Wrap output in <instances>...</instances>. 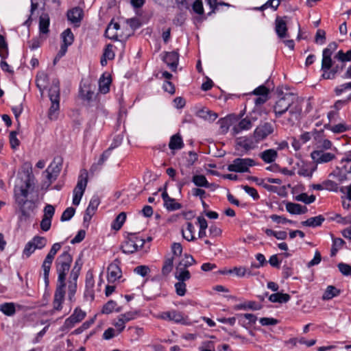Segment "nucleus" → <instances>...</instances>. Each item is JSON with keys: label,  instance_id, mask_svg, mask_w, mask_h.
<instances>
[{"label": "nucleus", "instance_id": "f257e3e1", "mask_svg": "<svg viewBox=\"0 0 351 351\" xmlns=\"http://www.w3.org/2000/svg\"><path fill=\"white\" fill-rule=\"evenodd\" d=\"M274 111L276 118L280 117L285 112L290 114L289 121L294 118L297 120L302 112L298 98L292 93H286L280 97L274 106Z\"/></svg>", "mask_w": 351, "mask_h": 351}, {"label": "nucleus", "instance_id": "f03ea898", "mask_svg": "<svg viewBox=\"0 0 351 351\" xmlns=\"http://www.w3.org/2000/svg\"><path fill=\"white\" fill-rule=\"evenodd\" d=\"M34 185L31 179V176L28 175L23 185L21 186H15L14 193V198L16 204L19 206L21 215V220H26L30 216V211L34 210V206L33 202L27 199L29 191Z\"/></svg>", "mask_w": 351, "mask_h": 351}, {"label": "nucleus", "instance_id": "7ed1b4c3", "mask_svg": "<svg viewBox=\"0 0 351 351\" xmlns=\"http://www.w3.org/2000/svg\"><path fill=\"white\" fill-rule=\"evenodd\" d=\"M51 106L48 110V118L51 121L58 119L60 112V88L58 79H53L48 91Z\"/></svg>", "mask_w": 351, "mask_h": 351}, {"label": "nucleus", "instance_id": "20e7f679", "mask_svg": "<svg viewBox=\"0 0 351 351\" xmlns=\"http://www.w3.org/2000/svg\"><path fill=\"white\" fill-rule=\"evenodd\" d=\"M73 258L69 251L63 252L56 260V268L58 273V282H65L66 276L70 269Z\"/></svg>", "mask_w": 351, "mask_h": 351}, {"label": "nucleus", "instance_id": "39448f33", "mask_svg": "<svg viewBox=\"0 0 351 351\" xmlns=\"http://www.w3.org/2000/svg\"><path fill=\"white\" fill-rule=\"evenodd\" d=\"M88 183V172L83 169L78 176L77 182L73 189V204L78 206L84 195Z\"/></svg>", "mask_w": 351, "mask_h": 351}, {"label": "nucleus", "instance_id": "423d86ee", "mask_svg": "<svg viewBox=\"0 0 351 351\" xmlns=\"http://www.w3.org/2000/svg\"><path fill=\"white\" fill-rule=\"evenodd\" d=\"M61 246L62 245L60 243H56L53 244L51 248L50 249L49 253L46 256L42 264V269L43 270V278L46 287H47L49 283V276L51 264L53 263V261L56 253L60 250Z\"/></svg>", "mask_w": 351, "mask_h": 351}, {"label": "nucleus", "instance_id": "0eeeda50", "mask_svg": "<svg viewBox=\"0 0 351 351\" xmlns=\"http://www.w3.org/2000/svg\"><path fill=\"white\" fill-rule=\"evenodd\" d=\"M256 165V161L252 158H237L233 160L232 164L228 165L227 169L232 172L245 173L250 172V167Z\"/></svg>", "mask_w": 351, "mask_h": 351}, {"label": "nucleus", "instance_id": "6e6552de", "mask_svg": "<svg viewBox=\"0 0 351 351\" xmlns=\"http://www.w3.org/2000/svg\"><path fill=\"white\" fill-rule=\"evenodd\" d=\"M86 315V313L85 311H82L79 307L75 308L71 315L65 319L64 324L61 328V330L65 331L72 328L77 323H79L83 320Z\"/></svg>", "mask_w": 351, "mask_h": 351}, {"label": "nucleus", "instance_id": "1a4fd4ad", "mask_svg": "<svg viewBox=\"0 0 351 351\" xmlns=\"http://www.w3.org/2000/svg\"><path fill=\"white\" fill-rule=\"evenodd\" d=\"M273 132L274 125L271 123L265 122L260 124L254 131L253 136L255 139V143H258L259 141L264 140L269 134H272Z\"/></svg>", "mask_w": 351, "mask_h": 351}, {"label": "nucleus", "instance_id": "9d476101", "mask_svg": "<svg viewBox=\"0 0 351 351\" xmlns=\"http://www.w3.org/2000/svg\"><path fill=\"white\" fill-rule=\"evenodd\" d=\"M136 238V232H129L125 237V241L121 245V250L124 254H132L137 251V243L134 239Z\"/></svg>", "mask_w": 351, "mask_h": 351}, {"label": "nucleus", "instance_id": "9b49d317", "mask_svg": "<svg viewBox=\"0 0 351 351\" xmlns=\"http://www.w3.org/2000/svg\"><path fill=\"white\" fill-rule=\"evenodd\" d=\"M311 158L317 164L326 163L335 158V155L330 152H325L323 149L314 150L311 154Z\"/></svg>", "mask_w": 351, "mask_h": 351}, {"label": "nucleus", "instance_id": "f8f14e48", "mask_svg": "<svg viewBox=\"0 0 351 351\" xmlns=\"http://www.w3.org/2000/svg\"><path fill=\"white\" fill-rule=\"evenodd\" d=\"M287 18V16H277L275 20V32L278 37L280 39L289 37L287 22L285 20V19Z\"/></svg>", "mask_w": 351, "mask_h": 351}, {"label": "nucleus", "instance_id": "ddd939ff", "mask_svg": "<svg viewBox=\"0 0 351 351\" xmlns=\"http://www.w3.org/2000/svg\"><path fill=\"white\" fill-rule=\"evenodd\" d=\"M99 204L100 199L99 196L97 195H94L90 199L89 204L86 209L83 219L84 223H88L90 221Z\"/></svg>", "mask_w": 351, "mask_h": 351}, {"label": "nucleus", "instance_id": "4468645a", "mask_svg": "<svg viewBox=\"0 0 351 351\" xmlns=\"http://www.w3.org/2000/svg\"><path fill=\"white\" fill-rule=\"evenodd\" d=\"M120 261L115 259L108 267V280L109 282H114L121 277V270L119 267Z\"/></svg>", "mask_w": 351, "mask_h": 351}, {"label": "nucleus", "instance_id": "2eb2a0df", "mask_svg": "<svg viewBox=\"0 0 351 351\" xmlns=\"http://www.w3.org/2000/svg\"><path fill=\"white\" fill-rule=\"evenodd\" d=\"M66 17L74 26L79 27L84 17V11L80 7H74L67 11Z\"/></svg>", "mask_w": 351, "mask_h": 351}, {"label": "nucleus", "instance_id": "dca6fc26", "mask_svg": "<svg viewBox=\"0 0 351 351\" xmlns=\"http://www.w3.org/2000/svg\"><path fill=\"white\" fill-rule=\"evenodd\" d=\"M160 317L162 319L171 321L177 324H184L186 323V319L183 314L176 310L163 312L162 313Z\"/></svg>", "mask_w": 351, "mask_h": 351}, {"label": "nucleus", "instance_id": "f3484780", "mask_svg": "<svg viewBox=\"0 0 351 351\" xmlns=\"http://www.w3.org/2000/svg\"><path fill=\"white\" fill-rule=\"evenodd\" d=\"M162 60L173 71H176L179 62V53L176 51L165 52Z\"/></svg>", "mask_w": 351, "mask_h": 351}, {"label": "nucleus", "instance_id": "a211bd4d", "mask_svg": "<svg viewBox=\"0 0 351 351\" xmlns=\"http://www.w3.org/2000/svg\"><path fill=\"white\" fill-rule=\"evenodd\" d=\"M236 146L237 147V149L241 147L245 152H247L255 147V143L252 137L243 136L237 138Z\"/></svg>", "mask_w": 351, "mask_h": 351}, {"label": "nucleus", "instance_id": "6ab92c4d", "mask_svg": "<svg viewBox=\"0 0 351 351\" xmlns=\"http://www.w3.org/2000/svg\"><path fill=\"white\" fill-rule=\"evenodd\" d=\"M252 127V122L248 117L242 119L238 124L235 125L232 128L233 135L238 134L243 130H248Z\"/></svg>", "mask_w": 351, "mask_h": 351}, {"label": "nucleus", "instance_id": "aec40b11", "mask_svg": "<svg viewBox=\"0 0 351 351\" xmlns=\"http://www.w3.org/2000/svg\"><path fill=\"white\" fill-rule=\"evenodd\" d=\"M116 146V145H114L113 144H111V145L106 150H105L100 156V158L98 160L97 162L93 164L91 166L90 171H96L99 167L102 166L110 157L112 150L114 149Z\"/></svg>", "mask_w": 351, "mask_h": 351}, {"label": "nucleus", "instance_id": "412c9836", "mask_svg": "<svg viewBox=\"0 0 351 351\" xmlns=\"http://www.w3.org/2000/svg\"><path fill=\"white\" fill-rule=\"evenodd\" d=\"M237 317L239 318L241 324L246 328L248 326L254 324L257 320L256 316L252 313L237 314Z\"/></svg>", "mask_w": 351, "mask_h": 351}, {"label": "nucleus", "instance_id": "4be33fe9", "mask_svg": "<svg viewBox=\"0 0 351 351\" xmlns=\"http://www.w3.org/2000/svg\"><path fill=\"white\" fill-rule=\"evenodd\" d=\"M286 209L287 212L292 215H301L304 214L308 211L305 206H302L299 204L288 202L286 204Z\"/></svg>", "mask_w": 351, "mask_h": 351}, {"label": "nucleus", "instance_id": "5701e85b", "mask_svg": "<svg viewBox=\"0 0 351 351\" xmlns=\"http://www.w3.org/2000/svg\"><path fill=\"white\" fill-rule=\"evenodd\" d=\"M184 142L181 135L179 133L171 136L169 143V147L171 150L181 149L184 147Z\"/></svg>", "mask_w": 351, "mask_h": 351}, {"label": "nucleus", "instance_id": "b1692460", "mask_svg": "<svg viewBox=\"0 0 351 351\" xmlns=\"http://www.w3.org/2000/svg\"><path fill=\"white\" fill-rule=\"evenodd\" d=\"M259 156L265 163H271L277 158L278 153L274 149H269L260 153Z\"/></svg>", "mask_w": 351, "mask_h": 351}, {"label": "nucleus", "instance_id": "393cba45", "mask_svg": "<svg viewBox=\"0 0 351 351\" xmlns=\"http://www.w3.org/2000/svg\"><path fill=\"white\" fill-rule=\"evenodd\" d=\"M50 24L49 16L47 13H43L39 18V32L40 34H46L49 32Z\"/></svg>", "mask_w": 351, "mask_h": 351}, {"label": "nucleus", "instance_id": "a878e982", "mask_svg": "<svg viewBox=\"0 0 351 351\" xmlns=\"http://www.w3.org/2000/svg\"><path fill=\"white\" fill-rule=\"evenodd\" d=\"M263 308V305L258 304L254 301H247L245 303L239 304L235 306L234 308L236 310H252V311H258L261 310Z\"/></svg>", "mask_w": 351, "mask_h": 351}, {"label": "nucleus", "instance_id": "bb28decb", "mask_svg": "<svg viewBox=\"0 0 351 351\" xmlns=\"http://www.w3.org/2000/svg\"><path fill=\"white\" fill-rule=\"evenodd\" d=\"M112 80L110 75L105 76L104 74L101 75L99 80V89L100 93L106 94L110 90V85Z\"/></svg>", "mask_w": 351, "mask_h": 351}, {"label": "nucleus", "instance_id": "cd10ccee", "mask_svg": "<svg viewBox=\"0 0 351 351\" xmlns=\"http://www.w3.org/2000/svg\"><path fill=\"white\" fill-rule=\"evenodd\" d=\"M324 220L325 218L322 215H319L316 217L308 218L306 221H302L301 223L304 226L315 228L320 226Z\"/></svg>", "mask_w": 351, "mask_h": 351}, {"label": "nucleus", "instance_id": "c85d7f7f", "mask_svg": "<svg viewBox=\"0 0 351 351\" xmlns=\"http://www.w3.org/2000/svg\"><path fill=\"white\" fill-rule=\"evenodd\" d=\"M324 134V130H314L312 132H306L302 134L300 136V139L302 141V143H306L308 142L311 137L313 136L315 140H317L318 138L322 137Z\"/></svg>", "mask_w": 351, "mask_h": 351}, {"label": "nucleus", "instance_id": "c756f323", "mask_svg": "<svg viewBox=\"0 0 351 351\" xmlns=\"http://www.w3.org/2000/svg\"><path fill=\"white\" fill-rule=\"evenodd\" d=\"M0 311L6 316L12 317L16 313V305L14 302H4L0 304Z\"/></svg>", "mask_w": 351, "mask_h": 351}, {"label": "nucleus", "instance_id": "7c9ffc66", "mask_svg": "<svg viewBox=\"0 0 351 351\" xmlns=\"http://www.w3.org/2000/svg\"><path fill=\"white\" fill-rule=\"evenodd\" d=\"M175 277L178 281L185 282L191 278V274L186 268L177 266L176 268Z\"/></svg>", "mask_w": 351, "mask_h": 351}, {"label": "nucleus", "instance_id": "2f4dec72", "mask_svg": "<svg viewBox=\"0 0 351 351\" xmlns=\"http://www.w3.org/2000/svg\"><path fill=\"white\" fill-rule=\"evenodd\" d=\"M341 293V290L336 288L335 286L329 285L327 287L324 291L322 299L324 300H329L335 297L338 296Z\"/></svg>", "mask_w": 351, "mask_h": 351}, {"label": "nucleus", "instance_id": "473e14b6", "mask_svg": "<svg viewBox=\"0 0 351 351\" xmlns=\"http://www.w3.org/2000/svg\"><path fill=\"white\" fill-rule=\"evenodd\" d=\"M62 165V159L60 157H56L53 158L52 162L47 168L48 171L53 172L58 176Z\"/></svg>", "mask_w": 351, "mask_h": 351}, {"label": "nucleus", "instance_id": "72a5a7b5", "mask_svg": "<svg viewBox=\"0 0 351 351\" xmlns=\"http://www.w3.org/2000/svg\"><path fill=\"white\" fill-rule=\"evenodd\" d=\"M229 273H234L239 277H243L245 275L247 276H256L258 272H252L250 269H247L243 267H234L232 269L228 270Z\"/></svg>", "mask_w": 351, "mask_h": 351}, {"label": "nucleus", "instance_id": "f704fd0d", "mask_svg": "<svg viewBox=\"0 0 351 351\" xmlns=\"http://www.w3.org/2000/svg\"><path fill=\"white\" fill-rule=\"evenodd\" d=\"M290 298L287 293H276L269 295V300L271 302L286 303Z\"/></svg>", "mask_w": 351, "mask_h": 351}, {"label": "nucleus", "instance_id": "c9c22d12", "mask_svg": "<svg viewBox=\"0 0 351 351\" xmlns=\"http://www.w3.org/2000/svg\"><path fill=\"white\" fill-rule=\"evenodd\" d=\"M62 44L66 46H70L74 41V36L71 29L67 28L62 34Z\"/></svg>", "mask_w": 351, "mask_h": 351}, {"label": "nucleus", "instance_id": "e433bc0d", "mask_svg": "<svg viewBox=\"0 0 351 351\" xmlns=\"http://www.w3.org/2000/svg\"><path fill=\"white\" fill-rule=\"evenodd\" d=\"M126 219V213L125 212H121L119 213L113 221L112 223V228L115 230H119L123 226L124 222Z\"/></svg>", "mask_w": 351, "mask_h": 351}, {"label": "nucleus", "instance_id": "4c0bfd02", "mask_svg": "<svg viewBox=\"0 0 351 351\" xmlns=\"http://www.w3.org/2000/svg\"><path fill=\"white\" fill-rule=\"evenodd\" d=\"M66 287V282H58V285L54 293V298L53 300H60L64 301V295H65V291L64 288Z\"/></svg>", "mask_w": 351, "mask_h": 351}, {"label": "nucleus", "instance_id": "58836bf2", "mask_svg": "<svg viewBox=\"0 0 351 351\" xmlns=\"http://www.w3.org/2000/svg\"><path fill=\"white\" fill-rule=\"evenodd\" d=\"M30 241L37 250H42L47 243V239L45 237L38 235L34 236Z\"/></svg>", "mask_w": 351, "mask_h": 351}, {"label": "nucleus", "instance_id": "ea45409f", "mask_svg": "<svg viewBox=\"0 0 351 351\" xmlns=\"http://www.w3.org/2000/svg\"><path fill=\"white\" fill-rule=\"evenodd\" d=\"M324 128L335 134L343 133L349 129L348 126L344 123H339L335 125H330L328 124H326Z\"/></svg>", "mask_w": 351, "mask_h": 351}, {"label": "nucleus", "instance_id": "a19ab883", "mask_svg": "<svg viewBox=\"0 0 351 351\" xmlns=\"http://www.w3.org/2000/svg\"><path fill=\"white\" fill-rule=\"evenodd\" d=\"M78 278H71L69 276L68 285V295L69 300H72L77 291V281Z\"/></svg>", "mask_w": 351, "mask_h": 351}, {"label": "nucleus", "instance_id": "79ce46f5", "mask_svg": "<svg viewBox=\"0 0 351 351\" xmlns=\"http://www.w3.org/2000/svg\"><path fill=\"white\" fill-rule=\"evenodd\" d=\"M8 56V46L5 37L0 34V57L1 59L7 58Z\"/></svg>", "mask_w": 351, "mask_h": 351}, {"label": "nucleus", "instance_id": "37998d69", "mask_svg": "<svg viewBox=\"0 0 351 351\" xmlns=\"http://www.w3.org/2000/svg\"><path fill=\"white\" fill-rule=\"evenodd\" d=\"M315 196L314 195H308L306 193H300L295 196V200L302 202L306 204H310L315 201Z\"/></svg>", "mask_w": 351, "mask_h": 351}, {"label": "nucleus", "instance_id": "c03bdc74", "mask_svg": "<svg viewBox=\"0 0 351 351\" xmlns=\"http://www.w3.org/2000/svg\"><path fill=\"white\" fill-rule=\"evenodd\" d=\"M192 182L197 187H204L208 186V180L204 175H195L192 178Z\"/></svg>", "mask_w": 351, "mask_h": 351}, {"label": "nucleus", "instance_id": "a18cd8bd", "mask_svg": "<svg viewBox=\"0 0 351 351\" xmlns=\"http://www.w3.org/2000/svg\"><path fill=\"white\" fill-rule=\"evenodd\" d=\"M170 201H167L164 203V206L169 211H174L179 210L182 208V205L180 203L176 202V199L171 197Z\"/></svg>", "mask_w": 351, "mask_h": 351}, {"label": "nucleus", "instance_id": "49530a36", "mask_svg": "<svg viewBox=\"0 0 351 351\" xmlns=\"http://www.w3.org/2000/svg\"><path fill=\"white\" fill-rule=\"evenodd\" d=\"M173 257L167 258L162 268V273L163 275H168L173 269Z\"/></svg>", "mask_w": 351, "mask_h": 351}, {"label": "nucleus", "instance_id": "de8ad7c7", "mask_svg": "<svg viewBox=\"0 0 351 351\" xmlns=\"http://www.w3.org/2000/svg\"><path fill=\"white\" fill-rule=\"evenodd\" d=\"M196 263L195 260L191 255L185 254L184 258L182 259L177 266L187 268Z\"/></svg>", "mask_w": 351, "mask_h": 351}, {"label": "nucleus", "instance_id": "09e8293b", "mask_svg": "<svg viewBox=\"0 0 351 351\" xmlns=\"http://www.w3.org/2000/svg\"><path fill=\"white\" fill-rule=\"evenodd\" d=\"M82 259H81V258H78L75 262V265L70 273L69 276H71V278H78L80 273V270L82 269Z\"/></svg>", "mask_w": 351, "mask_h": 351}, {"label": "nucleus", "instance_id": "8fccbe9b", "mask_svg": "<svg viewBox=\"0 0 351 351\" xmlns=\"http://www.w3.org/2000/svg\"><path fill=\"white\" fill-rule=\"evenodd\" d=\"M335 58L342 62L351 61V49L346 53H344L342 50L339 51L335 56Z\"/></svg>", "mask_w": 351, "mask_h": 351}, {"label": "nucleus", "instance_id": "3c124183", "mask_svg": "<svg viewBox=\"0 0 351 351\" xmlns=\"http://www.w3.org/2000/svg\"><path fill=\"white\" fill-rule=\"evenodd\" d=\"M186 230L189 232V236H186V234L182 230L183 237L189 241H194L195 239V237L193 236V233L195 232V228H194L193 225L192 224V223L187 222Z\"/></svg>", "mask_w": 351, "mask_h": 351}, {"label": "nucleus", "instance_id": "603ef678", "mask_svg": "<svg viewBox=\"0 0 351 351\" xmlns=\"http://www.w3.org/2000/svg\"><path fill=\"white\" fill-rule=\"evenodd\" d=\"M37 250L34 245L29 241H28L23 250V256L25 258H29L34 252Z\"/></svg>", "mask_w": 351, "mask_h": 351}, {"label": "nucleus", "instance_id": "864d4df0", "mask_svg": "<svg viewBox=\"0 0 351 351\" xmlns=\"http://www.w3.org/2000/svg\"><path fill=\"white\" fill-rule=\"evenodd\" d=\"M75 212V209L73 207H69L66 208V210H64L61 215L60 220L62 221L70 220L74 215Z\"/></svg>", "mask_w": 351, "mask_h": 351}, {"label": "nucleus", "instance_id": "5fc2aeb1", "mask_svg": "<svg viewBox=\"0 0 351 351\" xmlns=\"http://www.w3.org/2000/svg\"><path fill=\"white\" fill-rule=\"evenodd\" d=\"M117 306V302L113 300H109L106 303L101 310L102 313L110 314L111 313Z\"/></svg>", "mask_w": 351, "mask_h": 351}, {"label": "nucleus", "instance_id": "6e6d98bb", "mask_svg": "<svg viewBox=\"0 0 351 351\" xmlns=\"http://www.w3.org/2000/svg\"><path fill=\"white\" fill-rule=\"evenodd\" d=\"M186 285L184 281H178L175 284L176 292L179 296H184L186 291Z\"/></svg>", "mask_w": 351, "mask_h": 351}, {"label": "nucleus", "instance_id": "4d7b16f0", "mask_svg": "<svg viewBox=\"0 0 351 351\" xmlns=\"http://www.w3.org/2000/svg\"><path fill=\"white\" fill-rule=\"evenodd\" d=\"M218 123L220 125L222 132L226 133L228 132L229 129V127L231 123V119L228 117L222 118L218 121Z\"/></svg>", "mask_w": 351, "mask_h": 351}, {"label": "nucleus", "instance_id": "13d9d810", "mask_svg": "<svg viewBox=\"0 0 351 351\" xmlns=\"http://www.w3.org/2000/svg\"><path fill=\"white\" fill-rule=\"evenodd\" d=\"M315 42L317 44L323 45L326 42V32L324 29H319L317 30Z\"/></svg>", "mask_w": 351, "mask_h": 351}, {"label": "nucleus", "instance_id": "bf43d9fd", "mask_svg": "<svg viewBox=\"0 0 351 351\" xmlns=\"http://www.w3.org/2000/svg\"><path fill=\"white\" fill-rule=\"evenodd\" d=\"M242 188L245 192L250 195L254 200H258L260 198V196L256 189L247 185L242 186Z\"/></svg>", "mask_w": 351, "mask_h": 351}, {"label": "nucleus", "instance_id": "052dcab7", "mask_svg": "<svg viewBox=\"0 0 351 351\" xmlns=\"http://www.w3.org/2000/svg\"><path fill=\"white\" fill-rule=\"evenodd\" d=\"M95 285V280L93 272L88 271L86 274L85 287L86 289H93Z\"/></svg>", "mask_w": 351, "mask_h": 351}, {"label": "nucleus", "instance_id": "680f3d73", "mask_svg": "<svg viewBox=\"0 0 351 351\" xmlns=\"http://www.w3.org/2000/svg\"><path fill=\"white\" fill-rule=\"evenodd\" d=\"M338 269L339 271L343 275V276H351V266L344 263H339L337 265Z\"/></svg>", "mask_w": 351, "mask_h": 351}, {"label": "nucleus", "instance_id": "e2e57ef3", "mask_svg": "<svg viewBox=\"0 0 351 351\" xmlns=\"http://www.w3.org/2000/svg\"><path fill=\"white\" fill-rule=\"evenodd\" d=\"M16 135L17 132L16 131H12L9 135L10 143L12 149H16L20 144V141L17 138Z\"/></svg>", "mask_w": 351, "mask_h": 351}, {"label": "nucleus", "instance_id": "0e129e2a", "mask_svg": "<svg viewBox=\"0 0 351 351\" xmlns=\"http://www.w3.org/2000/svg\"><path fill=\"white\" fill-rule=\"evenodd\" d=\"M192 9L196 14L199 15L203 14L204 7L202 1L201 0H195L192 5Z\"/></svg>", "mask_w": 351, "mask_h": 351}, {"label": "nucleus", "instance_id": "69168bd1", "mask_svg": "<svg viewBox=\"0 0 351 351\" xmlns=\"http://www.w3.org/2000/svg\"><path fill=\"white\" fill-rule=\"evenodd\" d=\"M112 48L113 45L112 44L107 45L102 55L104 57L108 59L109 60H113L114 58V53L112 50Z\"/></svg>", "mask_w": 351, "mask_h": 351}, {"label": "nucleus", "instance_id": "338daca9", "mask_svg": "<svg viewBox=\"0 0 351 351\" xmlns=\"http://www.w3.org/2000/svg\"><path fill=\"white\" fill-rule=\"evenodd\" d=\"M270 218L271 219L274 221V222H276L277 223H293V221L290 220V219H288L287 218H285V217L283 216H280V215H271L270 216Z\"/></svg>", "mask_w": 351, "mask_h": 351}, {"label": "nucleus", "instance_id": "774afa93", "mask_svg": "<svg viewBox=\"0 0 351 351\" xmlns=\"http://www.w3.org/2000/svg\"><path fill=\"white\" fill-rule=\"evenodd\" d=\"M256 258L258 261V263H252V267L259 268L264 266L266 264V259L263 254L258 253L256 255Z\"/></svg>", "mask_w": 351, "mask_h": 351}]
</instances>
